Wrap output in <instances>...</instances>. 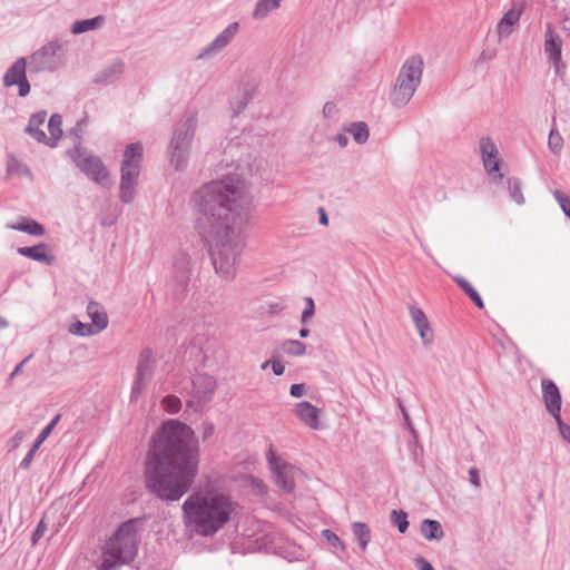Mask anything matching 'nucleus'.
Returning a JSON list of instances; mask_svg holds the SVG:
<instances>
[{
	"instance_id": "1",
	"label": "nucleus",
	"mask_w": 570,
	"mask_h": 570,
	"mask_svg": "<svg viewBox=\"0 0 570 570\" xmlns=\"http://www.w3.org/2000/svg\"><path fill=\"white\" fill-rule=\"evenodd\" d=\"M240 186L239 177L232 175L205 184L193 195L198 212L196 229L208 246L216 274L226 281L235 277L245 247L242 230L248 213L239 204Z\"/></svg>"
},
{
	"instance_id": "2",
	"label": "nucleus",
	"mask_w": 570,
	"mask_h": 570,
	"mask_svg": "<svg viewBox=\"0 0 570 570\" xmlns=\"http://www.w3.org/2000/svg\"><path fill=\"white\" fill-rule=\"evenodd\" d=\"M199 462L194 430L167 420L151 436L144 470L146 488L163 501H178L195 482Z\"/></svg>"
},
{
	"instance_id": "3",
	"label": "nucleus",
	"mask_w": 570,
	"mask_h": 570,
	"mask_svg": "<svg viewBox=\"0 0 570 570\" xmlns=\"http://www.w3.org/2000/svg\"><path fill=\"white\" fill-rule=\"evenodd\" d=\"M184 524L195 533L209 537L229 523L239 505L227 493L212 484L195 490L183 503Z\"/></svg>"
},
{
	"instance_id": "4",
	"label": "nucleus",
	"mask_w": 570,
	"mask_h": 570,
	"mask_svg": "<svg viewBox=\"0 0 570 570\" xmlns=\"http://www.w3.org/2000/svg\"><path fill=\"white\" fill-rule=\"evenodd\" d=\"M140 529L141 522L139 519L121 523L104 547L99 570H115L131 562L138 551Z\"/></svg>"
},
{
	"instance_id": "5",
	"label": "nucleus",
	"mask_w": 570,
	"mask_h": 570,
	"mask_svg": "<svg viewBox=\"0 0 570 570\" xmlns=\"http://www.w3.org/2000/svg\"><path fill=\"white\" fill-rule=\"evenodd\" d=\"M142 145L131 142L126 146L121 161V178L119 187V198L122 203L129 204L134 200L136 186L140 174L142 161Z\"/></svg>"
},
{
	"instance_id": "6",
	"label": "nucleus",
	"mask_w": 570,
	"mask_h": 570,
	"mask_svg": "<svg viewBox=\"0 0 570 570\" xmlns=\"http://www.w3.org/2000/svg\"><path fill=\"white\" fill-rule=\"evenodd\" d=\"M423 66V59L419 55L405 60L394 83V107L405 106L411 100L421 83Z\"/></svg>"
},
{
	"instance_id": "7",
	"label": "nucleus",
	"mask_w": 570,
	"mask_h": 570,
	"mask_svg": "<svg viewBox=\"0 0 570 570\" xmlns=\"http://www.w3.org/2000/svg\"><path fill=\"white\" fill-rule=\"evenodd\" d=\"M197 127L195 115L181 119L175 127L170 141V163L176 170H184L189 158V149Z\"/></svg>"
},
{
	"instance_id": "8",
	"label": "nucleus",
	"mask_w": 570,
	"mask_h": 570,
	"mask_svg": "<svg viewBox=\"0 0 570 570\" xmlns=\"http://www.w3.org/2000/svg\"><path fill=\"white\" fill-rule=\"evenodd\" d=\"M191 276L190 256L185 252H178L174 256L171 271L166 284L167 295L174 301L185 298Z\"/></svg>"
},
{
	"instance_id": "9",
	"label": "nucleus",
	"mask_w": 570,
	"mask_h": 570,
	"mask_svg": "<svg viewBox=\"0 0 570 570\" xmlns=\"http://www.w3.org/2000/svg\"><path fill=\"white\" fill-rule=\"evenodd\" d=\"M73 159L76 166L91 180L99 184L105 188H109L112 185L110 175L102 163V160L88 151L87 149L76 146L72 151L69 153Z\"/></svg>"
},
{
	"instance_id": "10",
	"label": "nucleus",
	"mask_w": 570,
	"mask_h": 570,
	"mask_svg": "<svg viewBox=\"0 0 570 570\" xmlns=\"http://www.w3.org/2000/svg\"><path fill=\"white\" fill-rule=\"evenodd\" d=\"M65 42L52 40L36 50L29 57V71L38 73L42 71H56L62 66Z\"/></svg>"
},
{
	"instance_id": "11",
	"label": "nucleus",
	"mask_w": 570,
	"mask_h": 570,
	"mask_svg": "<svg viewBox=\"0 0 570 570\" xmlns=\"http://www.w3.org/2000/svg\"><path fill=\"white\" fill-rule=\"evenodd\" d=\"M544 52L548 55L549 61L552 63L554 73L562 75L566 65L562 61V39L553 31L552 24L548 23L544 31Z\"/></svg>"
},
{
	"instance_id": "12",
	"label": "nucleus",
	"mask_w": 570,
	"mask_h": 570,
	"mask_svg": "<svg viewBox=\"0 0 570 570\" xmlns=\"http://www.w3.org/2000/svg\"><path fill=\"white\" fill-rule=\"evenodd\" d=\"M239 30L238 22L228 24L203 51L198 55V59H209L224 50L234 39Z\"/></svg>"
},
{
	"instance_id": "13",
	"label": "nucleus",
	"mask_w": 570,
	"mask_h": 570,
	"mask_svg": "<svg viewBox=\"0 0 570 570\" xmlns=\"http://www.w3.org/2000/svg\"><path fill=\"white\" fill-rule=\"evenodd\" d=\"M541 391L547 412L551 416L561 413L562 396L556 382L551 379H542Z\"/></svg>"
},
{
	"instance_id": "14",
	"label": "nucleus",
	"mask_w": 570,
	"mask_h": 570,
	"mask_svg": "<svg viewBox=\"0 0 570 570\" xmlns=\"http://www.w3.org/2000/svg\"><path fill=\"white\" fill-rule=\"evenodd\" d=\"M272 470L275 474L277 485L286 492H291L295 487V475L298 470L286 463H281L277 459L269 460Z\"/></svg>"
},
{
	"instance_id": "15",
	"label": "nucleus",
	"mask_w": 570,
	"mask_h": 570,
	"mask_svg": "<svg viewBox=\"0 0 570 570\" xmlns=\"http://www.w3.org/2000/svg\"><path fill=\"white\" fill-rule=\"evenodd\" d=\"M480 153L487 173L489 175L499 173L501 160L498 158V148L490 137L480 139Z\"/></svg>"
},
{
	"instance_id": "16",
	"label": "nucleus",
	"mask_w": 570,
	"mask_h": 570,
	"mask_svg": "<svg viewBox=\"0 0 570 570\" xmlns=\"http://www.w3.org/2000/svg\"><path fill=\"white\" fill-rule=\"evenodd\" d=\"M125 72V62L122 59L117 58L108 66L97 72L92 82L100 86L114 85L122 77Z\"/></svg>"
},
{
	"instance_id": "17",
	"label": "nucleus",
	"mask_w": 570,
	"mask_h": 570,
	"mask_svg": "<svg viewBox=\"0 0 570 570\" xmlns=\"http://www.w3.org/2000/svg\"><path fill=\"white\" fill-rule=\"evenodd\" d=\"M295 415L312 430H320L322 423L320 420L321 410L309 402H301L295 406Z\"/></svg>"
},
{
	"instance_id": "18",
	"label": "nucleus",
	"mask_w": 570,
	"mask_h": 570,
	"mask_svg": "<svg viewBox=\"0 0 570 570\" xmlns=\"http://www.w3.org/2000/svg\"><path fill=\"white\" fill-rule=\"evenodd\" d=\"M47 118V111L40 110L36 114H32L29 118V122L24 129V131L36 139L38 142L47 141L46 132L40 128L41 125L45 124Z\"/></svg>"
},
{
	"instance_id": "19",
	"label": "nucleus",
	"mask_w": 570,
	"mask_h": 570,
	"mask_svg": "<svg viewBox=\"0 0 570 570\" xmlns=\"http://www.w3.org/2000/svg\"><path fill=\"white\" fill-rule=\"evenodd\" d=\"M47 244L40 243L30 247H19L17 252L24 257L31 258L33 261L45 263L47 265H51L55 261V257L47 253Z\"/></svg>"
},
{
	"instance_id": "20",
	"label": "nucleus",
	"mask_w": 570,
	"mask_h": 570,
	"mask_svg": "<svg viewBox=\"0 0 570 570\" xmlns=\"http://www.w3.org/2000/svg\"><path fill=\"white\" fill-rule=\"evenodd\" d=\"M27 59L24 57L18 58L3 76V86L12 87L23 78H26Z\"/></svg>"
},
{
	"instance_id": "21",
	"label": "nucleus",
	"mask_w": 570,
	"mask_h": 570,
	"mask_svg": "<svg viewBox=\"0 0 570 570\" xmlns=\"http://www.w3.org/2000/svg\"><path fill=\"white\" fill-rule=\"evenodd\" d=\"M343 131L350 134L354 141L363 145L368 140L370 129L365 121H353L343 125Z\"/></svg>"
},
{
	"instance_id": "22",
	"label": "nucleus",
	"mask_w": 570,
	"mask_h": 570,
	"mask_svg": "<svg viewBox=\"0 0 570 570\" xmlns=\"http://www.w3.org/2000/svg\"><path fill=\"white\" fill-rule=\"evenodd\" d=\"M420 529L422 535L429 541H439L444 537L442 525L438 520L424 519Z\"/></svg>"
},
{
	"instance_id": "23",
	"label": "nucleus",
	"mask_w": 570,
	"mask_h": 570,
	"mask_svg": "<svg viewBox=\"0 0 570 570\" xmlns=\"http://www.w3.org/2000/svg\"><path fill=\"white\" fill-rule=\"evenodd\" d=\"M521 17V10L510 9L500 19L497 29L500 37L509 36L512 27L517 24Z\"/></svg>"
},
{
	"instance_id": "24",
	"label": "nucleus",
	"mask_w": 570,
	"mask_h": 570,
	"mask_svg": "<svg viewBox=\"0 0 570 570\" xmlns=\"http://www.w3.org/2000/svg\"><path fill=\"white\" fill-rule=\"evenodd\" d=\"M107 323H71L68 332L72 335L89 336L102 332Z\"/></svg>"
},
{
	"instance_id": "25",
	"label": "nucleus",
	"mask_w": 570,
	"mask_h": 570,
	"mask_svg": "<svg viewBox=\"0 0 570 570\" xmlns=\"http://www.w3.org/2000/svg\"><path fill=\"white\" fill-rule=\"evenodd\" d=\"M62 117L58 114H53L48 121V130L50 136L47 137V141L43 144L53 148L58 145V141L60 140L62 136Z\"/></svg>"
},
{
	"instance_id": "26",
	"label": "nucleus",
	"mask_w": 570,
	"mask_h": 570,
	"mask_svg": "<svg viewBox=\"0 0 570 570\" xmlns=\"http://www.w3.org/2000/svg\"><path fill=\"white\" fill-rule=\"evenodd\" d=\"M154 374V361L149 351H144L140 354L136 377L140 380L150 381Z\"/></svg>"
},
{
	"instance_id": "27",
	"label": "nucleus",
	"mask_w": 570,
	"mask_h": 570,
	"mask_svg": "<svg viewBox=\"0 0 570 570\" xmlns=\"http://www.w3.org/2000/svg\"><path fill=\"white\" fill-rule=\"evenodd\" d=\"M7 175L8 176H26L30 179L33 178L30 168L20 161L14 155L7 156Z\"/></svg>"
},
{
	"instance_id": "28",
	"label": "nucleus",
	"mask_w": 570,
	"mask_h": 570,
	"mask_svg": "<svg viewBox=\"0 0 570 570\" xmlns=\"http://www.w3.org/2000/svg\"><path fill=\"white\" fill-rule=\"evenodd\" d=\"M455 284L462 289V292L473 302V304L482 309L484 308V302L479 292L462 276H455L453 278Z\"/></svg>"
},
{
	"instance_id": "29",
	"label": "nucleus",
	"mask_w": 570,
	"mask_h": 570,
	"mask_svg": "<svg viewBox=\"0 0 570 570\" xmlns=\"http://www.w3.org/2000/svg\"><path fill=\"white\" fill-rule=\"evenodd\" d=\"M105 21L102 16H97L90 19L77 20L71 26V33L80 35L90 30L98 29Z\"/></svg>"
},
{
	"instance_id": "30",
	"label": "nucleus",
	"mask_w": 570,
	"mask_h": 570,
	"mask_svg": "<svg viewBox=\"0 0 570 570\" xmlns=\"http://www.w3.org/2000/svg\"><path fill=\"white\" fill-rule=\"evenodd\" d=\"M11 229L20 230L32 236H41L45 234V227L37 220L23 218L22 223L9 226Z\"/></svg>"
},
{
	"instance_id": "31",
	"label": "nucleus",
	"mask_w": 570,
	"mask_h": 570,
	"mask_svg": "<svg viewBox=\"0 0 570 570\" xmlns=\"http://www.w3.org/2000/svg\"><path fill=\"white\" fill-rule=\"evenodd\" d=\"M255 86L246 83L238 98L233 102L234 115L240 114L255 96Z\"/></svg>"
},
{
	"instance_id": "32",
	"label": "nucleus",
	"mask_w": 570,
	"mask_h": 570,
	"mask_svg": "<svg viewBox=\"0 0 570 570\" xmlns=\"http://www.w3.org/2000/svg\"><path fill=\"white\" fill-rule=\"evenodd\" d=\"M195 387L204 399H210L216 390V381L209 375H200L195 382Z\"/></svg>"
},
{
	"instance_id": "33",
	"label": "nucleus",
	"mask_w": 570,
	"mask_h": 570,
	"mask_svg": "<svg viewBox=\"0 0 570 570\" xmlns=\"http://www.w3.org/2000/svg\"><path fill=\"white\" fill-rule=\"evenodd\" d=\"M491 335L495 340L497 344L500 345L503 352H511L512 350H517L513 341L504 334L499 323H494L493 330H491Z\"/></svg>"
},
{
	"instance_id": "34",
	"label": "nucleus",
	"mask_w": 570,
	"mask_h": 570,
	"mask_svg": "<svg viewBox=\"0 0 570 570\" xmlns=\"http://www.w3.org/2000/svg\"><path fill=\"white\" fill-rule=\"evenodd\" d=\"M394 402L396 403L397 407L400 409L401 415H402V425L410 432L412 439L417 442V431L415 430L413 422L411 420V416L409 414V411L406 410L403 401L399 397H394Z\"/></svg>"
},
{
	"instance_id": "35",
	"label": "nucleus",
	"mask_w": 570,
	"mask_h": 570,
	"mask_svg": "<svg viewBox=\"0 0 570 570\" xmlns=\"http://www.w3.org/2000/svg\"><path fill=\"white\" fill-rule=\"evenodd\" d=\"M352 530L355 538L358 540L362 551L366 550V547L371 540L370 529L365 523L354 522L352 524Z\"/></svg>"
},
{
	"instance_id": "36",
	"label": "nucleus",
	"mask_w": 570,
	"mask_h": 570,
	"mask_svg": "<svg viewBox=\"0 0 570 570\" xmlns=\"http://www.w3.org/2000/svg\"><path fill=\"white\" fill-rule=\"evenodd\" d=\"M522 183L517 177H510L508 179V189L512 200H514L518 205H523L525 199L521 190Z\"/></svg>"
},
{
	"instance_id": "37",
	"label": "nucleus",
	"mask_w": 570,
	"mask_h": 570,
	"mask_svg": "<svg viewBox=\"0 0 570 570\" xmlns=\"http://www.w3.org/2000/svg\"><path fill=\"white\" fill-rule=\"evenodd\" d=\"M281 0H259L256 3L255 10L253 12V17L255 19H262L267 16V13L279 6Z\"/></svg>"
},
{
	"instance_id": "38",
	"label": "nucleus",
	"mask_w": 570,
	"mask_h": 570,
	"mask_svg": "<svg viewBox=\"0 0 570 570\" xmlns=\"http://www.w3.org/2000/svg\"><path fill=\"white\" fill-rule=\"evenodd\" d=\"M87 315L90 321H107L105 307L98 302H90L87 306Z\"/></svg>"
},
{
	"instance_id": "39",
	"label": "nucleus",
	"mask_w": 570,
	"mask_h": 570,
	"mask_svg": "<svg viewBox=\"0 0 570 570\" xmlns=\"http://www.w3.org/2000/svg\"><path fill=\"white\" fill-rule=\"evenodd\" d=\"M424 346H429L434 338V332L431 323H413Z\"/></svg>"
},
{
	"instance_id": "40",
	"label": "nucleus",
	"mask_w": 570,
	"mask_h": 570,
	"mask_svg": "<svg viewBox=\"0 0 570 570\" xmlns=\"http://www.w3.org/2000/svg\"><path fill=\"white\" fill-rule=\"evenodd\" d=\"M160 405L164 411L169 414H176L181 409V401L176 395H167L160 401Z\"/></svg>"
},
{
	"instance_id": "41",
	"label": "nucleus",
	"mask_w": 570,
	"mask_h": 570,
	"mask_svg": "<svg viewBox=\"0 0 570 570\" xmlns=\"http://www.w3.org/2000/svg\"><path fill=\"white\" fill-rule=\"evenodd\" d=\"M285 308H286V305H285L284 301H282V299H279L277 302L267 303L266 305L261 306V309L264 311L262 313V315L268 316V317H275V316L279 315V313L282 311H284Z\"/></svg>"
},
{
	"instance_id": "42",
	"label": "nucleus",
	"mask_w": 570,
	"mask_h": 570,
	"mask_svg": "<svg viewBox=\"0 0 570 570\" xmlns=\"http://www.w3.org/2000/svg\"><path fill=\"white\" fill-rule=\"evenodd\" d=\"M548 146L553 154H559L563 146V138L554 128L550 130Z\"/></svg>"
},
{
	"instance_id": "43",
	"label": "nucleus",
	"mask_w": 570,
	"mask_h": 570,
	"mask_svg": "<svg viewBox=\"0 0 570 570\" xmlns=\"http://www.w3.org/2000/svg\"><path fill=\"white\" fill-rule=\"evenodd\" d=\"M282 350L289 355L299 356L305 353V345L298 341H287L282 345Z\"/></svg>"
},
{
	"instance_id": "44",
	"label": "nucleus",
	"mask_w": 570,
	"mask_h": 570,
	"mask_svg": "<svg viewBox=\"0 0 570 570\" xmlns=\"http://www.w3.org/2000/svg\"><path fill=\"white\" fill-rule=\"evenodd\" d=\"M409 525L410 523L407 521V513L402 509H394V527H396L401 533H405L409 529Z\"/></svg>"
},
{
	"instance_id": "45",
	"label": "nucleus",
	"mask_w": 570,
	"mask_h": 570,
	"mask_svg": "<svg viewBox=\"0 0 570 570\" xmlns=\"http://www.w3.org/2000/svg\"><path fill=\"white\" fill-rule=\"evenodd\" d=\"M272 366V370L275 375H282L285 371L284 364L279 360V354L275 352L269 361H266L262 364V370H266L268 366Z\"/></svg>"
},
{
	"instance_id": "46",
	"label": "nucleus",
	"mask_w": 570,
	"mask_h": 570,
	"mask_svg": "<svg viewBox=\"0 0 570 570\" xmlns=\"http://www.w3.org/2000/svg\"><path fill=\"white\" fill-rule=\"evenodd\" d=\"M322 535L332 547L340 549L342 552L346 551L345 543L333 531L327 530V529L323 530Z\"/></svg>"
},
{
	"instance_id": "47",
	"label": "nucleus",
	"mask_w": 570,
	"mask_h": 570,
	"mask_svg": "<svg viewBox=\"0 0 570 570\" xmlns=\"http://www.w3.org/2000/svg\"><path fill=\"white\" fill-rule=\"evenodd\" d=\"M553 197L560 205L564 215L570 219V197L559 189L553 191Z\"/></svg>"
},
{
	"instance_id": "48",
	"label": "nucleus",
	"mask_w": 570,
	"mask_h": 570,
	"mask_svg": "<svg viewBox=\"0 0 570 570\" xmlns=\"http://www.w3.org/2000/svg\"><path fill=\"white\" fill-rule=\"evenodd\" d=\"M148 383H149V381L135 377V381L131 386L130 399L132 401L138 400V397L141 395V393L146 390Z\"/></svg>"
},
{
	"instance_id": "49",
	"label": "nucleus",
	"mask_w": 570,
	"mask_h": 570,
	"mask_svg": "<svg viewBox=\"0 0 570 570\" xmlns=\"http://www.w3.org/2000/svg\"><path fill=\"white\" fill-rule=\"evenodd\" d=\"M552 417L557 422L562 439L570 443V425L562 420L561 413L556 414Z\"/></svg>"
},
{
	"instance_id": "50",
	"label": "nucleus",
	"mask_w": 570,
	"mask_h": 570,
	"mask_svg": "<svg viewBox=\"0 0 570 570\" xmlns=\"http://www.w3.org/2000/svg\"><path fill=\"white\" fill-rule=\"evenodd\" d=\"M305 307L302 311L301 321H307L314 315L315 305L314 301L311 297H305L304 299Z\"/></svg>"
},
{
	"instance_id": "51",
	"label": "nucleus",
	"mask_w": 570,
	"mask_h": 570,
	"mask_svg": "<svg viewBox=\"0 0 570 570\" xmlns=\"http://www.w3.org/2000/svg\"><path fill=\"white\" fill-rule=\"evenodd\" d=\"M406 307L410 312V316H411L412 321H428L424 312L416 305L407 303Z\"/></svg>"
},
{
	"instance_id": "52",
	"label": "nucleus",
	"mask_w": 570,
	"mask_h": 570,
	"mask_svg": "<svg viewBox=\"0 0 570 570\" xmlns=\"http://www.w3.org/2000/svg\"><path fill=\"white\" fill-rule=\"evenodd\" d=\"M323 116L327 119H336L338 116L337 106L332 101H327L323 107Z\"/></svg>"
},
{
	"instance_id": "53",
	"label": "nucleus",
	"mask_w": 570,
	"mask_h": 570,
	"mask_svg": "<svg viewBox=\"0 0 570 570\" xmlns=\"http://www.w3.org/2000/svg\"><path fill=\"white\" fill-rule=\"evenodd\" d=\"M409 448L412 451L413 459L416 463H420L419 458L423 455V446L420 444V441L415 442L412 438L409 441Z\"/></svg>"
},
{
	"instance_id": "54",
	"label": "nucleus",
	"mask_w": 570,
	"mask_h": 570,
	"mask_svg": "<svg viewBox=\"0 0 570 570\" xmlns=\"http://www.w3.org/2000/svg\"><path fill=\"white\" fill-rule=\"evenodd\" d=\"M468 474H469V482L474 487V488H480L481 487V475H480V470L476 468V466H471L468 471Z\"/></svg>"
},
{
	"instance_id": "55",
	"label": "nucleus",
	"mask_w": 570,
	"mask_h": 570,
	"mask_svg": "<svg viewBox=\"0 0 570 570\" xmlns=\"http://www.w3.org/2000/svg\"><path fill=\"white\" fill-rule=\"evenodd\" d=\"M413 561L419 570H435L432 563L423 556H416Z\"/></svg>"
},
{
	"instance_id": "56",
	"label": "nucleus",
	"mask_w": 570,
	"mask_h": 570,
	"mask_svg": "<svg viewBox=\"0 0 570 570\" xmlns=\"http://www.w3.org/2000/svg\"><path fill=\"white\" fill-rule=\"evenodd\" d=\"M60 420V415H56L53 417V420L40 432L39 436L41 440H46L50 433L52 432L53 428L56 426V424L58 423V421Z\"/></svg>"
},
{
	"instance_id": "57",
	"label": "nucleus",
	"mask_w": 570,
	"mask_h": 570,
	"mask_svg": "<svg viewBox=\"0 0 570 570\" xmlns=\"http://www.w3.org/2000/svg\"><path fill=\"white\" fill-rule=\"evenodd\" d=\"M14 86H18L19 88V96L20 97H26L29 95L30 92V83L26 78H23L22 80H20L19 82H17Z\"/></svg>"
},
{
	"instance_id": "58",
	"label": "nucleus",
	"mask_w": 570,
	"mask_h": 570,
	"mask_svg": "<svg viewBox=\"0 0 570 570\" xmlns=\"http://www.w3.org/2000/svg\"><path fill=\"white\" fill-rule=\"evenodd\" d=\"M215 432V425L212 422H204L202 424V435L203 439L206 440L210 438Z\"/></svg>"
},
{
	"instance_id": "59",
	"label": "nucleus",
	"mask_w": 570,
	"mask_h": 570,
	"mask_svg": "<svg viewBox=\"0 0 570 570\" xmlns=\"http://www.w3.org/2000/svg\"><path fill=\"white\" fill-rule=\"evenodd\" d=\"M37 449L32 448L29 450L24 459L21 461V466L23 469H28L33 460L35 454L37 453Z\"/></svg>"
},
{
	"instance_id": "60",
	"label": "nucleus",
	"mask_w": 570,
	"mask_h": 570,
	"mask_svg": "<svg viewBox=\"0 0 570 570\" xmlns=\"http://www.w3.org/2000/svg\"><path fill=\"white\" fill-rule=\"evenodd\" d=\"M46 524L45 522L41 520L37 527V529L35 530L33 532V535H32V542L36 543L45 533L46 531Z\"/></svg>"
},
{
	"instance_id": "61",
	"label": "nucleus",
	"mask_w": 570,
	"mask_h": 570,
	"mask_svg": "<svg viewBox=\"0 0 570 570\" xmlns=\"http://www.w3.org/2000/svg\"><path fill=\"white\" fill-rule=\"evenodd\" d=\"M305 393L304 384H293L291 386V394L295 397H299Z\"/></svg>"
},
{
	"instance_id": "62",
	"label": "nucleus",
	"mask_w": 570,
	"mask_h": 570,
	"mask_svg": "<svg viewBox=\"0 0 570 570\" xmlns=\"http://www.w3.org/2000/svg\"><path fill=\"white\" fill-rule=\"evenodd\" d=\"M23 439L24 434L22 432H17L11 439L12 449L19 448Z\"/></svg>"
},
{
	"instance_id": "63",
	"label": "nucleus",
	"mask_w": 570,
	"mask_h": 570,
	"mask_svg": "<svg viewBox=\"0 0 570 570\" xmlns=\"http://www.w3.org/2000/svg\"><path fill=\"white\" fill-rule=\"evenodd\" d=\"M338 145L340 147L342 148H345L348 144V138L345 134H337L334 138H333Z\"/></svg>"
},
{
	"instance_id": "64",
	"label": "nucleus",
	"mask_w": 570,
	"mask_h": 570,
	"mask_svg": "<svg viewBox=\"0 0 570 570\" xmlns=\"http://www.w3.org/2000/svg\"><path fill=\"white\" fill-rule=\"evenodd\" d=\"M318 212H320V223H321L322 225H325V226H326V225L328 224V217H327V215H326V213H325L324 208H322V207H321V208L318 209Z\"/></svg>"
}]
</instances>
